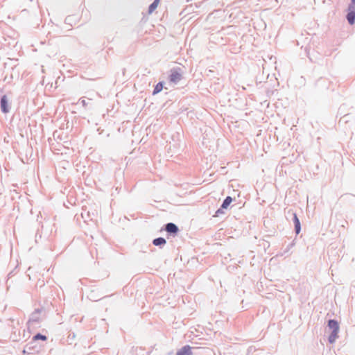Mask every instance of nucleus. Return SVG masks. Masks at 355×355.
I'll use <instances>...</instances> for the list:
<instances>
[{
    "instance_id": "9",
    "label": "nucleus",
    "mask_w": 355,
    "mask_h": 355,
    "mask_svg": "<svg viewBox=\"0 0 355 355\" xmlns=\"http://www.w3.org/2000/svg\"><path fill=\"white\" fill-rule=\"evenodd\" d=\"M328 326L332 330H339L338 323L334 320H330L328 322Z\"/></svg>"
},
{
    "instance_id": "17",
    "label": "nucleus",
    "mask_w": 355,
    "mask_h": 355,
    "mask_svg": "<svg viewBox=\"0 0 355 355\" xmlns=\"http://www.w3.org/2000/svg\"><path fill=\"white\" fill-rule=\"evenodd\" d=\"M348 11H353L354 12H355V4H350L348 8Z\"/></svg>"
},
{
    "instance_id": "19",
    "label": "nucleus",
    "mask_w": 355,
    "mask_h": 355,
    "mask_svg": "<svg viewBox=\"0 0 355 355\" xmlns=\"http://www.w3.org/2000/svg\"><path fill=\"white\" fill-rule=\"evenodd\" d=\"M53 137H58V138H59L60 137V135H58V132L57 131L54 132L53 133Z\"/></svg>"
},
{
    "instance_id": "20",
    "label": "nucleus",
    "mask_w": 355,
    "mask_h": 355,
    "mask_svg": "<svg viewBox=\"0 0 355 355\" xmlns=\"http://www.w3.org/2000/svg\"><path fill=\"white\" fill-rule=\"evenodd\" d=\"M351 4H355V0H352V3Z\"/></svg>"
},
{
    "instance_id": "7",
    "label": "nucleus",
    "mask_w": 355,
    "mask_h": 355,
    "mask_svg": "<svg viewBox=\"0 0 355 355\" xmlns=\"http://www.w3.org/2000/svg\"><path fill=\"white\" fill-rule=\"evenodd\" d=\"M181 79V74L176 71H174L171 73V76H170V80L171 82H178Z\"/></svg>"
},
{
    "instance_id": "15",
    "label": "nucleus",
    "mask_w": 355,
    "mask_h": 355,
    "mask_svg": "<svg viewBox=\"0 0 355 355\" xmlns=\"http://www.w3.org/2000/svg\"><path fill=\"white\" fill-rule=\"evenodd\" d=\"M166 243V240L163 238H157L154 239L153 244L155 245H164Z\"/></svg>"
},
{
    "instance_id": "12",
    "label": "nucleus",
    "mask_w": 355,
    "mask_h": 355,
    "mask_svg": "<svg viewBox=\"0 0 355 355\" xmlns=\"http://www.w3.org/2000/svg\"><path fill=\"white\" fill-rule=\"evenodd\" d=\"M35 342L39 340H42L43 341H45L47 340V337L45 336V335H43L40 333H37V334H35L33 337V339Z\"/></svg>"
},
{
    "instance_id": "4",
    "label": "nucleus",
    "mask_w": 355,
    "mask_h": 355,
    "mask_svg": "<svg viewBox=\"0 0 355 355\" xmlns=\"http://www.w3.org/2000/svg\"><path fill=\"white\" fill-rule=\"evenodd\" d=\"M33 340L30 341L25 347L24 349L23 350V353H28V354H32L34 352H38L37 349H35L36 345Z\"/></svg>"
},
{
    "instance_id": "13",
    "label": "nucleus",
    "mask_w": 355,
    "mask_h": 355,
    "mask_svg": "<svg viewBox=\"0 0 355 355\" xmlns=\"http://www.w3.org/2000/svg\"><path fill=\"white\" fill-rule=\"evenodd\" d=\"M294 223L295 227V232L297 234H299L300 232V223L296 214H294Z\"/></svg>"
},
{
    "instance_id": "6",
    "label": "nucleus",
    "mask_w": 355,
    "mask_h": 355,
    "mask_svg": "<svg viewBox=\"0 0 355 355\" xmlns=\"http://www.w3.org/2000/svg\"><path fill=\"white\" fill-rule=\"evenodd\" d=\"M166 230L168 233L176 234L178 231V228L174 223H170L166 225Z\"/></svg>"
},
{
    "instance_id": "3",
    "label": "nucleus",
    "mask_w": 355,
    "mask_h": 355,
    "mask_svg": "<svg viewBox=\"0 0 355 355\" xmlns=\"http://www.w3.org/2000/svg\"><path fill=\"white\" fill-rule=\"evenodd\" d=\"M0 107L1 110L3 113L6 114L9 112L10 108L8 106V98L6 95H3L1 96L0 100Z\"/></svg>"
},
{
    "instance_id": "14",
    "label": "nucleus",
    "mask_w": 355,
    "mask_h": 355,
    "mask_svg": "<svg viewBox=\"0 0 355 355\" xmlns=\"http://www.w3.org/2000/svg\"><path fill=\"white\" fill-rule=\"evenodd\" d=\"M232 202V198L230 196H227L222 204V208L227 209Z\"/></svg>"
},
{
    "instance_id": "16",
    "label": "nucleus",
    "mask_w": 355,
    "mask_h": 355,
    "mask_svg": "<svg viewBox=\"0 0 355 355\" xmlns=\"http://www.w3.org/2000/svg\"><path fill=\"white\" fill-rule=\"evenodd\" d=\"M162 89H163L162 83H157L154 89L153 94H156L159 93V92L162 91Z\"/></svg>"
},
{
    "instance_id": "2",
    "label": "nucleus",
    "mask_w": 355,
    "mask_h": 355,
    "mask_svg": "<svg viewBox=\"0 0 355 355\" xmlns=\"http://www.w3.org/2000/svg\"><path fill=\"white\" fill-rule=\"evenodd\" d=\"M67 162L64 160L58 162L56 167V176L60 182H64L66 179L67 174L65 172V166Z\"/></svg>"
},
{
    "instance_id": "5",
    "label": "nucleus",
    "mask_w": 355,
    "mask_h": 355,
    "mask_svg": "<svg viewBox=\"0 0 355 355\" xmlns=\"http://www.w3.org/2000/svg\"><path fill=\"white\" fill-rule=\"evenodd\" d=\"M176 355H192L191 347L189 345L184 346L177 352Z\"/></svg>"
},
{
    "instance_id": "18",
    "label": "nucleus",
    "mask_w": 355,
    "mask_h": 355,
    "mask_svg": "<svg viewBox=\"0 0 355 355\" xmlns=\"http://www.w3.org/2000/svg\"><path fill=\"white\" fill-rule=\"evenodd\" d=\"M55 150H58V152L55 153L56 154H58V155H60V154L61 155H62L63 153H62V152H60V151L61 150L60 149H59V148H55Z\"/></svg>"
},
{
    "instance_id": "11",
    "label": "nucleus",
    "mask_w": 355,
    "mask_h": 355,
    "mask_svg": "<svg viewBox=\"0 0 355 355\" xmlns=\"http://www.w3.org/2000/svg\"><path fill=\"white\" fill-rule=\"evenodd\" d=\"M347 19L351 25L354 24L355 22V12L353 11L348 12Z\"/></svg>"
},
{
    "instance_id": "8",
    "label": "nucleus",
    "mask_w": 355,
    "mask_h": 355,
    "mask_svg": "<svg viewBox=\"0 0 355 355\" xmlns=\"http://www.w3.org/2000/svg\"><path fill=\"white\" fill-rule=\"evenodd\" d=\"M338 331L339 330H332V332L331 334H330L329 337V341L331 343H333L335 342V340L338 338Z\"/></svg>"
},
{
    "instance_id": "10",
    "label": "nucleus",
    "mask_w": 355,
    "mask_h": 355,
    "mask_svg": "<svg viewBox=\"0 0 355 355\" xmlns=\"http://www.w3.org/2000/svg\"><path fill=\"white\" fill-rule=\"evenodd\" d=\"M159 3V0H155L152 4L150 5L148 8V13H153L155 9L157 8Z\"/></svg>"
},
{
    "instance_id": "1",
    "label": "nucleus",
    "mask_w": 355,
    "mask_h": 355,
    "mask_svg": "<svg viewBox=\"0 0 355 355\" xmlns=\"http://www.w3.org/2000/svg\"><path fill=\"white\" fill-rule=\"evenodd\" d=\"M45 318V310L44 308L36 309L30 315L28 323L40 322Z\"/></svg>"
}]
</instances>
